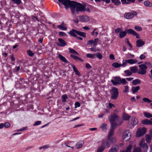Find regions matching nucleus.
<instances>
[{
	"mask_svg": "<svg viewBox=\"0 0 152 152\" xmlns=\"http://www.w3.org/2000/svg\"><path fill=\"white\" fill-rule=\"evenodd\" d=\"M118 110L116 109L114 111V113L111 114V116L109 117L108 119L111 125L118 126L122 123L123 120L121 119L118 115Z\"/></svg>",
	"mask_w": 152,
	"mask_h": 152,
	"instance_id": "f257e3e1",
	"label": "nucleus"
},
{
	"mask_svg": "<svg viewBox=\"0 0 152 152\" xmlns=\"http://www.w3.org/2000/svg\"><path fill=\"white\" fill-rule=\"evenodd\" d=\"M59 2L58 3V5L61 6V3L67 9L70 7L71 11H74L73 9L74 1H71L69 0H58ZM74 7H75L74 6Z\"/></svg>",
	"mask_w": 152,
	"mask_h": 152,
	"instance_id": "f03ea898",
	"label": "nucleus"
},
{
	"mask_svg": "<svg viewBox=\"0 0 152 152\" xmlns=\"http://www.w3.org/2000/svg\"><path fill=\"white\" fill-rule=\"evenodd\" d=\"M114 80H111V82L114 86L120 84L125 85L127 83L125 79H121L120 77H114Z\"/></svg>",
	"mask_w": 152,
	"mask_h": 152,
	"instance_id": "7ed1b4c3",
	"label": "nucleus"
},
{
	"mask_svg": "<svg viewBox=\"0 0 152 152\" xmlns=\"http://www.w3.org/2000/svg\"><path fill=\"white\" fill-rule=\"evenodd\" d=\"M74 6L75 7H73L74 12L72 10L71 11L73 14H75V10L77 13H78L79 12H84V6L83 5L80 3L75 1H74Z\"/></svg>",
	"mask_w": 152,
	"mask_h": 152,
	"instance_id": "20e7f679",
	"label": "nucleus"
},
{
	"mask_svg": "<svg viewBox=\"0 0 152 152\" xmlns=\"http://www.w3.org/2000/svg\"><path fill=\"white\" fill-rule=\"evenodd\" d=\"M115 141L107 138V139H104L102 141V145L105 148H109L110 145Z\"/></svg>",
	"mask_w": 152,
	"mask_h": 152,
	"instance_id": "39448f33",
	"label": "nucleus"
},
{
	"mask_svg": "<svg viewBox=\"0 0 152 152\" xmlns=\"http://www.w3.org/2000/svg\"><path fill=\"white\" fill-rule=\"evenodd\" d=\"M118 126H116L113 125H111V128L109 132L108 136V138L111 139L115 141L116 140V139L114 137H112V136L114 134L115 129Z\"/></svg>",
	"mask_w": 152,
	"mask_h": 152,
	"instance_id": "423d86ee",
	"label": "nucleus"
},
{
	"mask_svg": "<svg viewBox=\"0 0 152 152\" xmlns=\"http://www.w3.org/2000/svg\"><path fill=\"white\" fill-rule=\"evenodd\" d=\"M140 68L139 70L137 72L139 74L144 75L146 72V70L148 68L147 66L145 64H141L139 65Z\"/></svg>",
	"mask_w": 152,
	"mask_h": 152,
	"instance_id": "0eeeda50",
	"label": "nucleus"
},
{
	"mask_svg": "<svg viewBox=\"0 0 152 152\" xmlns=\"http://www.w3.org/2000/svg\"><path fill=\"white\" fill-rule=\"evenodd\" d=\"M111 98L113 99H115L118 97V89L115 87L112 88L111 92Z\"/></svg>",
	"mask_w": 152,
	"mask_h": 152,
	"instance_id": "6e6552de",
	"label": "nucleus"
},
{
	"mask_svg": "<svg viewBox=\"0 0 152 152\" xmlns=\"http://www.w3.org/2000/svg\"><path fill=\"white\" fill-rule=\"evenodd\" d=\"M131 136V133L128 130L124 131L123 135V140L126 141H127L130 139Z\"/></svg>",
	"mask_w": 152,
	"mask_h": 152,
	"instance_id": "1a4fd4ad",
	"label": "nucleus"
},
{
	"mask_svg": "<svg viewBox=\"0 0 152 152\" xmlns=\"http://www.w3.org/2000/svg\"><path fill=\"white\" fill-rule=\"evenodd\" d=\"M146 132V129L145 127H142L139 129L136 133V136L139 137L144 135Z\"/></svg>",
	"mask_w": 152,
	"mask_h": 152,
	"instance_id": "9d476101",
	"label": "nucleus"
},
{
	"mask_svg": "<svg viewBox=\"0 0 152 152\" xmlns=\"http://www.w3.org/2000/svg\"><path fill=\"white\" fill-rule=\"evenodd\" d=\"M126 31L127 34H131L134 36H135L137 38H140L139 34L132 29L130 28L126 29Z\"/></svg>",
	"mask_w": 152,
	"mask_h": 152,
	"instance_id": "9b49d317",
	"label": "nucleus"
},
{
	"mask_svg": "<svg viewBox=\"0 0 152 152\" xmlns=\"http://www.w3.org/2000/svg\"><path fill=\"white\" fill-rule=\"evenodd\" d=\"M137 13L134 12L133 13L130 12L126 13L124 15V17L127 19H131L134 17V15H137Z\"/></svg>",
	"mask_w": 152,
	"mask_h": 152,
	"instance_id": "f8f14e48",
	"label": "nucleus"
},
{
	"mask_svg": "<svg viewBox=\"0 0 152 152\" xmlns=\"http://www.w3.org/2000/svg\"><path fill=\"white\" fill-rule=\"evenodd\" d=\"M130 123L129 126L130 128H132L133 126L136 125L138 123V121L135 117H132L130 121Z\"/></svg>",
	"mask_w": 152,
	"mask_h": 152,
	"instance_id": "ddd939ff",
	"label": "nucleus"
},
{
	"mask_svg": "<svg viewBox=\"0 0 152 152\" xmlns=\"http://www.w3.org/2000/svg\"><path fill=\"white\" fill-rule=\"evenodd\" d=\"M78 17L79 18L80 21L82 22H87L89 21L90 20L89 18L87 15H80L78 16Z\"/></svg>",
	"mask_w": 152,
	"mask_h": 152,
	"instance_id": "4468645a",
	"label": "nucleus"
},
{
	"mask_svg": "<svg viewBox=\"0 0 152 152\" xmlns=\"http://www.w3.org/2000/svg\"><path fill=\"white\" fill-rule=\"evenodd\" d=\"M98 41L99 39L97 38L95 39L94 40L92 39L89 40L87 42V45H90L93 44L94 46H96L97 44Z\"/></svg>",
	"mask_w": 152,
	"mask_h": 152,
	"instance_id": "2eb2a0df",
	"label": "nucleus"
},
{
	"mask_svg": "<svg viewBox=\"0 0 152 152\" xmlns=\"http://www.w3.org/2000/svg\"><path fill=\"white\" fill-rule=\"evenodd\" d=\"M58 41L59 42V43H56L57 45L58 46L61 47H64L67 45L66 42L62 39L58 38Z\"/></svg>",
	"mask_w": 152,
	"mask_h": 152,
	"instance_id": "dca6fc26",
	"label": "nucleus"
},
{
	"mask_svg": "<svg viewBox=\"0 0 152 152\" xmlns=\"http://www.w3.org/2000/svg\"><path fill=\"white\" fill-rule=\"evenodd\" d=\"M118 149V146L117 145H114L109 150L108 152H116Z\"/></svg>",
	"mask_w": 152,
	"mask_h": 152,
	"instance_id": "f3484780",
	"label": "nucleus"
},
{
	"mask_svg": "<svg viewBox=\"0 0 152 152\" xmlns=\"http://www.w3.org/2000/svg\"><path fill=\"white\" fill-rule=\"evenodd\" d=\"M145 44V42L141 39L137 40L136 41V46L140 47Z\"/></svg>",
	"mask_w": 152,
	"mask_h": 152,
	"instance_id": "a211bd4d",
	"label": "nucleus"
},
{
	"mask_svg": "<svg viewBox=\"0 0 152 152\" xmlns=\"http://www.w3.org/2000/svg\"><path fill=\"white\" fill-rule=\"evenodd\" d=\"M140 146L143 148L146 151L148 149V147L147 144L143 143V141L142 140L140 144Z\"/></svg>",
	"mask_w": 152,
	"mask_h": 152,
	"instance_id": "6ab92c4d",
	"label": "nucleus"
},
{
	"mask_svg": "<svg viewBox=\"0 0 152 152\" xmlns=\"http://www.w3.org/2000/svg\"><path fill=\"white\" fill-rule=\"evenodd\" d=\"M65 145L68 147H70L73 149L74 148L73 144V142L71 141H67L65 142Z\"/></svg>",
	"mask_w": 152,
	"mask_h": 152,
	"instance_id": "aec40b11",
	"label": "nucleus"
},
{
	"mask_svg": "<svg viewBox=\"0 0 152 152\" xmlns=\"http://www.w3.org/2000/svg\"><path fill=\"white\" fill-rule=\"evenodd\" d=\"M84 143L83 141H80L77 143L75 145L76 148L77 149H80L81 148Z\"/></svg>",
	"mask_w": 152,
	"mask_h": 152,
	"instance_id": "412c9836",
	"label": "nucleus"
},
{
	"mask_svg": "<svg viewBox=\"0 0 152 152\" xmlns=\"http://www.w3.org/2000/svg\"><path fill=\"white\" fill-rule=\"evenodd\" d=\"M77 30L74 29H72L69 32H68V34L71 36L74 37H77V35L75 34H77Z\"/></svg>",
	"mask_w": 152,
	"mask_h": 152,
	"instance_id": "4be33fe9",
	"label": "nucleus"
},
{
	"mask_svg": "<svg viewBox=\"0 0 152 152\" xmlns=\"http://www.w3.org/2000/svg\"><path fill=\"white\" fill-rule=\"evenodd\" d=\"M121 1L123 4H128L131 2L134 3L135 0H121Z\"/></svg>",
	"mask_w": 152,
	"mask_h": 152,
	"instance_id": "5701e85b",
	"label": "nucleus"
},
{
	"mask_svg": "<svg viewBox=\"0 0 152 152\" xmlns=\"http://www.w3.org/2000/svg\"><path fill=\"white\" fill-rule=\"evenodd\" d=\"M125 61L127 62H128V63L131 64H136L137 62V60L135 59H131L129 60H126Z\"/></svg>",
	"mask_w": 152,
	"mask_h": 152,
	"instance_id": "b1692460",
	"label": "nucleus"
},
{
	"mask_svg": "<svg viewBox=\"0 0 152 152\" xmlns=\"http://www.w3.org/2000/svg\"><path fill=\"white\" fill-rule=\"evenodd\" d=\"M122 117L123 119L125 121H128L131 117L130 116L126 113L123 114Z\"/></svg>",
	"mask_w": 152,
	"mask_h": 152,
	"instance_id": "393cba45",
	"label": "nucleus"
},
{
	"mask_svg": "<svg viewBox=\"0 0 152 152\" xmlns=\"http://www.w3.org/2000/svg\"><path fill=\"white\" fill-rule=\"evenodd\" d=\"M58 58L61 60H62L65 63H69L68 61L61 54H59Z\"/></svg>",
	"mask_w": 152,
	"mask_h": 152,
	"instance_id": "a878e982",
	"label": "nucleus"
},
{
	"mask_svg": "<svg viewBox=\"0 0 152 152\" xmlns=\"http://www.w3.org/2000/svg\"><path fill=\"white\" fill-rule=\"evenodd\" d=\"M70 56L72 57L74 60H75L79 61L81 62L83 61V60L82 59L75 55L72 54H71Z\"/></svg>",
	"mask_w": 152,
	"mask_h": 152,
	"instance_id": "bb28decb",
	"label": "nucleus"
},
{
	"mask_svg": "<svg viewBox=\"0 0 152 152\" xmlns=\"http://www.w3.org/2000/svg\"><path fill=\"white\" fill-rule=\"evenodd\" d=\"M140 88L139 86L136 87H133L132 88V90L133 94H134L137 92V91L140 89Z\"/></svg>",
	"mask_w": 152,
	"mask_h": 152,
	"instance_id": "cd10ccee",
	"label": "nucleus"
},
{
	"mask_svg": "<svg viewBox=\"0 0 152 152\" xmlns=\"http://www.w3.org/2000/svg\"><path fill=\"white\" fill-rule=\"evenodd\" d=\"M138 69L137 67V66H133L131 67L130 68V70L131 72L133 73H135Z\"/></svg>",
	"mask_w": 152,
	"mask_h": 152,
	"instance_id": "c85d7f7f",
	"label": "nucleus"
},
{
	"mask_svg": "<svg viewBox=\"0 0 152 152\" xmlns=\"http://www.w3.org/2000/svg\"><path fill=\"white\" fill-rule=\"evenodd\" d=\"M64 23H62L61 24L58 26H57V27L60 29L63 30H67V28L66 27H64Z\"/></svg>",
	"mask_w": 152,
	"mask_h": 152,
	"instance_id": "c756f323",
	"label": "nucleus"
},
{
	"mask_svg": "<svg viewBox=\"0 0 152 152\" xmlns=\"http://www.w3.org/2000/svg\"><path fill=\"white\" fill-rule=\"evenodd\" d=\"M144 5L146 7H152V3L148 1H145L144 2Z\"/></svg>",
	"mask_w": 152,
	"mask_h": 152,
	"instance_id": "7c9ffc66",
	"label": "nucleus"
},
{
	"mask_svg": "<svg viewBox=\"0 0 152 152\" xmlns=\"http://www.w3.org/2000/svg\"><path fill=\"white\" fill-rule=\"evenodd\" d=\"M140 80L138 79L134 80L132 82V83L134 85H136L140 83Z\"/></svg>",
	"mask_w": 152,
	"mask_h": 152,
	"instance_id": "2f4dec72",
	"label": "nucleus"
},
{
	"mask_svg": "<svg viewBox=\"0 0 152 152\" xmlns=\"http://www.w3.org/2000/svg\"><path fill=\"white\" fill-rule=\"evenodd\" d=\"M77 34L83 37H86V34L85 33L79 31H77Z\"/></svg>",
	"mask_w": 152,
	"mask_h": 152,
	"instance_id": "473e14b6",
	"label": "nucleus"
},
{
	"mask_svg": "<svg viewBox=\"0 0 152 152\" xmlns=\"http://www.w3.org/2000/svg\"><path fill=\"white\" fill-rule=\"evenodd\" d=\"M112 2L115 5H118L121 4L120 0H111Z\"/></svg>",
	"mask_w": 152,
	"mask_h": 152,
	"instance_id": "72a5a7b5",
	"label": "nucleus"
},
{
	"mask_svg": "<svg viewBox=\"0 0 152 152\" xmlns=\"http://www.w3.org/2000/svg\"><path fill=\"white\" fill-rule=\"evenodd\" d=\"M150 121L148 119L143 120L142 121V123L144 124L149 125Z\"/></svg>",
	"mask_w": 152,
	"mask_h": 152,
	"instance_id": "f704fd0d",
	"label": "nucleus"
},
{
	"mask_svg": "<svg viewBox=\"0 0 152 152\" xmlns=\"http://www.w3.org/2000/svg\"><path fill=\"white\" fill-rule=\"evenodd\" d=\"M144 115L147 118L152 117V114L148 112H144L143 113Z\"/></svg>",
	"mask_w": 152,
	"mask_h": 152,
	"instance_id": "c9c22d12",
	"label": "nucleus"
},
{
	"mask_svg": "<svg viewBox=\"0 0 152 152\" xmlns=\"http://www.w3.org/2000/svg\"><path fill=\"white\" fill-rule=\"evenodd\" d=\"M112 65L114 67L118 68L121 66V64L117 62L113 63L112 64Z\"/></svg>",
	"mask_w": 152,
	"mask_h": 152,
	"instance_id": "e433bc0d",
	"label": "nucleus"
},
{
	"mask_svg": "<svg viewBox=\"0 0 152 152\" xmlns=\"http://www.w3.org/2000/svg\"><path fill=\"white\" fill-rule=\"evenodd\" d=\"M105 148L102 145L101 146L98 147L97 150V152H102Z\"/></svg>",
	"mask_w": 152,
	"mask_h": 152,
	"instance_id": "4c0bfd02",
	"label": "nucleus"
},
{
	"mask_svg": "<svg viewBox=\"0 0 152 152\" xmlns=\"http://www.w3.org/2000/svg\"><path fill=\"white\" fill-rule=\"evenodd\" d=\"M69 52L70 53L75 54L77 55H79L77 51H76L75 50L73 49L69 48Z\"/></svg>",
	"mask_w": 152,
	"mask_h": 152,
	"instance_id": "58836bf2",
	"label": "nucleus"
},
{
	"mask_svg": "<svg viewBox=\"0 0 152 152\" xmlns=\"http://www.w3.org/2000/svg\"><path fill=\"white\" fill-rule=\"evenodd\" d=\"M86 56L88 58H94L95 57L96 54L91 53H87L86 54Z\"/></svg>",
	"mask_w": 152,
	"mask_h": 152,
	"instance_id": "ea45409f",
	"label": "nucleus"
},
{
	"mask_svg": "<svg viewBox=\"0 0 152 152\" xmlns=\"http://www.w3.org/2000/svg\"><path fill=\"white\" fill-rule=\"evenodd\" d=\"M100 128L102 129L104 131L107 129V126L106 124L103 123L102 124V125L100 126Z\"/></svg>",
	"mask_w": 152,
	"mask_h": 152,
	"instance_id": "a19ab883",
	"label": "nucleus"
},
{
	"mask_svg": "<svg viewBox=\"0 0 152 152\" xmlns=\"http://www.w3.org/2000/svg\"><path fill=\"white\" fill-rule=\"evenodd\" d=\"M126 31H121L119 33V37L121 38L124 37L126 34Z\"/></svg>",
	"mask_w": 152,
	"mask_h": 152,
	"instance_id": "79ce46f5",
	"label": "nucleus"
},
{
	"mask_svg": "<svg viewBox=\"0 0 152 152\" xmlns=\"http://www.w3.org/2000/svg\"><path fill=\"white\" fill-rule=\"evenodd\" d=\"M146 140L147 142L150 143V142L151 137L148 135H145Z\"/></svg>",
	"mask_w": 152,
	"mask_h": 152,
	"instance_id": "37998d69",
	"label": "nucleus"
},
{
	"mask_svg": "<svg viewBox=\"0 0 152 152\" xmlns=\"http://www.w3.org/2000/svg\"><path fill=\"white\" fill-rule=\"evenodd\" d=\"M124 72L126 74V76H130L132 74V73L131 72V71H130L129 70L125 71Z\"/></svg>",
	"mask_w": 152,
	"mask_h": 152,
	"instance_id": "c03bdc74",
	"label": "nucleus"
},
{
	"mask_svg": "<svg viewBox=\"0 0 152 152\" xmlns=\"http://www.w3.org/2000/svg\"><path fill=\"white\" fill-rule=\"evenodd\" d=\"M49 147V146L48 145H46L39 147V149L40 150H42V149L44 150L47 149Z\"/></svg>",
	"mask_w": 152,
	"mask_h": 152,
	"instance_id": "a18cd8bd",
	"label": "nucleus"
},
{
	"mask_svg": "<svg viewBox=\"0 0 152 152\" xmlns=\"http://www.w3.org/2000/svg\"><path fill=\"white\" fill-rule=\"evenodd\" d=\"M134 28L136 30L138 31H141L142 30V28L141 27L137 26H135Z\"/></svg>",
	"mask_w": 152,
	"mask_h": 152,
	"instance_id": "49530a36",
	"label": "nucleus"
},
{
	"mask_svg": "<svg viewBox=\"0 0 152 152\" xmlns=\"http://www.w3.org/2000/svg\"><path fill=\"white\" fill-rule=\"evenodd\" d=\"M142 100L144 102L148 103H150L152 102L151 100L147 98H143Z\"/></svg>",
	"mask_w": 152,
	"mask_h": 152,
	"instance_id": "de8ad7c7",
	"label": "nucleus"
},
{
	"mask_svg": "<svg viewBox=\"0 0 152 152\" xmlns=\"http://www.w3.org/2000/svg\"><path fill=\"white\" fill-rule=\"evenodd\" d=\"M61 98L63 102H65L66 101V99L67 98V96L66 94H64L62 96Z\"/></svg>",
	"mask_w": 152,
	"mask_h": 152,
	"instance_id": "09e8293b",
	"label": "nucleus"
},
{
	"mask_svg": "<svg viewBox=\"0 0 152 152\" xmlns=\"http://www.w3.org/2000/svg\"><path fill=\"white\" fill-rule=\"evenodd\" d=\"M96 57L99 59H101L102 58V56L101 54L100 53H97L96 54Z\"/></svg>",
	"mask_w": 152,
	"mask_h": 152,
	"instance_id": "8fccbe9b",
	"label": "nucleus"
},
{
	"mask_svg": "<svg viewBox=\"0 0 152 152\" xmlns=\"http://www.w3.org/2000/svg\"><path fill=\"white\" fill-rule=\"evenodd\" d=\"M4 126L6 128H8L10 126V124L8 122H6L4 124Z\"/></svg>",
	"mask_w": 152,
	"mask_h": 152,
	"instance_id": "3c124183",
	"label": "nucleus"
},
{
	"mask_svg": "<svg viewBox=\"0 0 152 152\" xmlns=\"http://www.w3.org/2000/svg\"><path fill=\"white\" fill-rule=\"evenodd\" d=\"M133 152H141V149L140 147L135 148Z\"/></svg>",
	"mask_w": 152,
	"mask_h": 152,
	"instance_id": "603ef678",
	"label": "nucleus"
},
{
	"mask_svg": "<svg viewBox=\"0 0 152 152\" xmlns=\"http://www.w3.org/2000/svg\"><path fill=\"white\" fill-rule=\"evenodd\" d=\"M27 53L30 56H33V55L34 54L33 53L32 51L31 50L28 51Z\"/></svg>",
	"mask_w": 152,
	"mask_h": 152,
	"instance_id": "864d4df0",
	"label": "nucleus"
},
{
	"mask_svg": "<svg viewBox=\"0 0 152 152\" xmlns=\"http://www.w3.org/2000/svg\"><path fill=\"white\" fill-rule=\"evenodd\" d=\"M14 1L15 3L17 4H19L21 3V0H12Z\"/></svg>",
	"mask_w": 152,
	"mask_h": 152,
	"instance_id": "5fc2aeb1",
	"label": "nucleus"
},
{
	"mask_svg": "<svg viewBox=\"0 0 152 152\" xmlns=\"http://www.w3.org/2000/svg\"><path fill=\"white\" fill-rule=\"evenodd\" d=\"M91 50V51L94 52L98 51L99 50L98 49L96 48L93 47L90 48Z\"/></svg>",
	"mask_w": 152,
	"mask_h": 152,
	"instance_id": "6e6d98bb",
	"label": "nucleus"
},
{
	"mask_svg": "<svg viewBox=\"0 0 152 152\" xmlns=\"http://www.w3.org/2000/svg\"><path fill=\"white\" fill-rule=\"evenodd\" d=\"M122 29L120 28H118L115 29V32L116 33H118V32H120L121 31Z\"/></svg>",
	"mask_w": 152,
	"mask_h": 152,
	"instance_id": "4d7b16f0",
	"label": "nucleus"
},
{
	"mask_svg": "<svg viewBox=\"0 0 152 152\" xmlns=\"http://www.w3.org/2000/svg\"><path fill=\"white\" fill-rule=\"evenodd\" d=\"M125 89L124 90L123 92H129V87L127 86H125Z\"/></svg>",
	"mask_w": 152,
	"mask_h": 152,
	"instance_id": "13d9d810",
	"label": "nucleus"
},
{
	"mask_svg": "<svg viewBox=\"0 0 152 152\" xmlns=\"http://www.w3.org/2000/svg\"><path fill=\"white\" fill-rule=\"evenodd\" d=\"M145 65H147L148 66L150 67L151 68H152V65L151 64V63L149 62H145Z\"/></svg>",
	"mask_w": 152,
	"mask_h": 152,
	"instance_id": "bf43d9fd",
	"label": "nucleus"
},
{
	"mask_svg": "<svg viewBox=\"0 0 152 152\" xmlns=\"http://www.w3.org/2000/svg\"><path fill=\"white\" fill-rule=\"evenodd\" d=\"M145 58V56L143 54H141L139 57V58L141 60H142L144 59Z\"/></svg>",
	"mask_w": 152,
	"mask_h": 152,
	"instance_id": "052dcab7",
	"label": "nucleus"
},
{
	"mask_svg": "<svg viewBox=\"0 0 152 152\" xmlns=\"http://www.w3.org/2000/svg\"><path fill=\"white\" fill-rule=\"evenodd\" d=\"M59 35L61 36H66V34L63 32H59Z\"/></svg>",
	"mask_w": 152,
	"mask_h": 152,
	"instance_id": "680f3d73",
	"label": "nucleus"
},
{
	"mask_svg": "<svg viewBox=\"0 0 152 152\" xmlns=\"http://www.w3.org/2000/svg\"><path fill=\"white\" fill-rule=\"evenodd\" d=\"M41 123V121H37L34 124V126H37L40 124Z\"/></svg>",
	"mask_w": 152,
	"mask_h": 152,
	"instance_id": "e2e57ef3",
	"label": "nucleus"
},
{
	"mask_svg": "<svg viewBox=\"0 0 152 152\" xmlns=\"http://www.w3.org/2000/svg\"><path fill=\"white\" fill-rule=\"evenodd\" d=\"M111 60H114L115 59V58L114 55L113 54H110L109 56Z\"/></svg>",
	"mask_w": 152,
	"mask_h": 152,
	"instance_id": "0e129e2a",
	"label": "nucleus"
},
{
	"mask_svg": "<svg viewBox=\"0 0 152 152\" xmlns=\"http://www.w3.org/2000/svg\"><path fill=\"white\" fill-rule=\"evenodd\" d=\"M72 66L75 72H77L78 70L74 65L72 64Z\"/></svg>",
	"mask_w": 152,
	"mask_h": 152,
	"instance_id": "69168bd1",
	"label": "nucleus"
},
{
	"mask_svg": "<svg viewBox=\"0 0 152 152\" xmlns=\"http://www.w3.org/2000/svg\"><path fill=\"white\" fill-rule=\"evenodd\" d=\"M10 56H11V61H15V58H14V57L13 55V54H12Z\"/></svg>",
	"mask_w": 152,
	"mask_h": 152,
	"instance_id": "338daca9",
	"label": "nucleus"
},
{
	"mask_svg": "<svg viewBox=\"0 0 152 152\" xmlns=\"http://www.w3.org/2000/svg\"><path fill=\"white\" fill-rule=\"evenodd\" d=\"M86 68L88 69H90L91 68V66L88 63H87L86 64Z\"/></svg>",
	"mask_w": 152,
	"mask_h": 152,
	"instance_id": "774afa93",
	"label": "nucleus"
}]
</instances>
